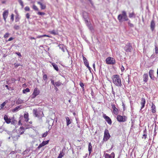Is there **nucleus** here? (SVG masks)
Instances as JSON below:
<instances>
[{
  "label": "nucleus",
  "instance_id": "obj_1",
  "mask_svg": "<svg viewBox=\"0 0 158 158\" xmlns=\"http://www.w3.org/2000/svg\"><path fill=\"white\" fill-rule=\"evenodd\" d=\"M113 83L116 86L121 87L122 86V82L120 76L117 74L114 75L112 78Z\"/></svg>",
  "mask_w": 158,
  "mask_h": 158
},
{
  "label": "nucleus",
  "instance_id": "obj_2",
  "mask_svg": "<svg viewBox=\"0 0 158 158\" xmlns=\"http://www.w3.org/2000/svg\"><path fill=\"white\" fill-rule=\"evenodd\" d=\"M122 14H119L118 16V19L119 22H122L123 21H127L128 20L127 17L126 12L124 11H123Z\"/></svg>",
  "mask_w": 158,
  "mask_h": 158
},
{
  "label": "nucleus",
  "instance_id": "obj_3",
  "mask_svg": "<svg viewBox=\"0 0 158 158\" xmlns=\"http://www.w3.org/2000/svg\"><path fill=\"white\" fill-rule=\"evenodd\" d=\"M110 137V136L108 130L107 129H105L104 131L103 141H107L109 139Z\"/></svg>",
  "mask_w": 158,
  "mask_h": 158
},
{
  "label": "nucleus",
  "instance_id": "obj_4",
  "mask_svg": "<svg viewBox=\"0 0 158 158\" xmlns=\"http://www.w3.org/2000/svg\"><path fill=\"white\" fill-rule=\"evenodd\" d=\"M106 61L107 64H114L115 63L114 59L110 57L106 59Z\"/></svg>",
  "mask_w": 158,
  "mask_h": 158
},
{
  "label": "nucleus",
  "instance_id": "obj_5",
  "mask_svg": "<svg viewBox=\"0 0 158 158\" xmlns=\"http://www.w3.org/2000/svg\"><path fill=\"white\" fill-rule=\"evenodd\" d=\"M124 49L126 52H131V50L132 49L131 44L129 42L127 43L124 47Z\"/></svg>",
  "mask_w": 158,
  "mask_h": 158
},
{
  "label": "nucleus",
  "instance_id": "obj_6",
  "mask_svg": "<svg viewBox=\"0 0 158 158\" xmlns=\"http://www.w3.org/2000/svg\"><path fill=\"white\" fill-rule=\"evenodd\" d=\"M40 93V90L37 88H35L32 94V98H35L36 96L39 95Z\"/></svg>",
  "mask_w": 158,
  "mask_h": 158
},
{
  "label": "nucleus",
  "instance_id": "obj_7",
  "mask_svg": "<svg viewBox=\"0 0 158 158\" xmlns=\"http://www.w3.org/2000/svg\"><path fill=\"white\" fill-rule=\"evenodd\" d=\"M117 119L119 122H124L126 120V117L125 116L118 115L117 116Z\"/></svg>",
  "mask_w": 158,
  "mask_h": 158
},
{
  "label": "nucleus",
  "instance_id": "obj_8",
  "mask_svg": "<svg viewBox=\"0 0 158 158\" xmlns=\"http://www.w3.org/2000/svg\"><path fill=\"white\" fill-rule=\"evenodd\" d=\"M103 117L105 118L106 121L110 125L112 124V121L111 119L109 117L106 116V114H104L103 115Z\"/></svg>",
  "mask_w": 158,
  "mask_h": 158
},
{
  "label": "nucleus",
  "instance_id": "obj_9",
  "mask_svg": "<svg viewBox=\"0 0 158 158\" xmlns=\"http://www.w3.org/2000/svg\"><path fill=\"white\" fill-rule=\"evenodd\" d=\"M9 11L8 10H6L3 12L2 14L3 18L5 22H6V19L7 17Z\"/></svg>",
  "mask_w": 158,
  "mask_h": 158
},
{
  "label": "nucleus",
  "instance_id": "obj_10",
  "mask_svg": "<svg viewBox=\"0 0 158 158\" xmlns=\"http://www.w3.org/2000/svg\"><path fill=\"white\" fill-rule=\"evenodd\" d=\"M49 141V140H48L47 141H44L40 143L38 147H37V148L38 149H40V148H42V147L48 144Z\"/></svg>",
  "mask_w": 158,
  "mask_h": 158
},
{
  "label": "nucleus",
  "instance_id": "obj_11",
  "mask_svg": "<svg viewBox=\"0 0 158 158\" xmlns=\"http://www.w3.org/2000/svg\"><path fill=\"white\" fill-rule=\"evenodd\" d=\"M104 155L105 158H114L115 157V154L114 152H112L110 154L106 153Z\"/></svg>",
  "mask_w": 158,
  "mask_h": 158
},
{
  "label": "nucleus",
  "instance_id": "obj_12",
  "mask_svg": "<svg viewBox=\"0 0 158 158\" xmlns=\"http://www.w3.org/2000/svg\"><path fill=\"white\" fill-rule=\"evenodd\" d=\"M111 106L113 109L114 113L115 114L117 115L118 114V109L116 107L115 105L111 104Z\"/></svg>",
  "mask_w": 158,
  "mask_h": 158
},
{
  "label": "nucleus",
  "instance_id": "obj_13",
  "mask_svg": "<svg viewBox=\"0 0 158 158\" xmlns=\"http://www.w3.org/2000/svg\"><path fill=\"white\" fill-rule=\"evenodd\" d=\"M146 103V100L144 98H142L141 99V101L140 102V104L141 105V109L143 108L144 106L145 105Z\"/></svg>",
  "mask_w": 158,
  "mask_h": 158
},
{
  "label": "nucleus",
  "instance_id": "obj_14",
  "mask_svg": "<svg viewBox=\"0 0 158 158\" xmlns=\"http://www.w3.org/2000/svg\"><path fill=\"white\" fill-rule=\"evenodd\" d=\"M4 119L7 124H9L11 122V119L10 118H9L6 115H4Z\"/></svg>",
  "mask_w": 158,
  "mask_h": 158
},
{
  "label": "nucleus",
  "instance_id": "obj_15",
  "mask_svg": "<svg viewBox=\"0 0 158 158\" xmlns=\"http://www.w3.org/2000/svg\"><path fill=\"white\" fill-rule=\"evenodd\" d=\"M149 75L150 77L152 80H154L155 77L154 75V71L152 70H150L149 71Z\"/></svg>",
  "mask_w": 158,
  "mask_h": 158
},
{
  "label": "nucleus",
  "instance_id": "obj_16",
  "mask_svg": "<svg viewBox=\"0 0 158 158\" xmlns=\"http://www.w3.org/2000/svg\"><path fill=\"white\" fill-rule=\"evenodd\" d=\"M155 21L153 20H152L151 22L150 28L152 31H153L155 27Z\"/></svg>",
  "mask_w": 158,
  "mask_h": 158
},
{
  "label": "nucleus",
  "instance_id": "obj_17",
  "mask_svg": "<svg viewBox=\"0 0 158 158\" xmlns=\"http://www.w3.org/2000/svg\"><path fill=\"white\" fill-rule=\"evenodd\" d=\"M33 114L34 116L35 117H40V116L39 115L40 113L37 111L36 110L34 109L33 110Z\"/></svg>",
  "mask_w": 158,
  "mask_h": 158
},
{
  "label": "nucleus",
  "instance_id": "obj_18",
  "mask_svg": "<svg viewBox=\"0 0 158 158\" xmlns=\"http://www.w3.org/2000/svg\"><path fill=\"white\" fill-rule=\"evenodd\" d=\"M143 81L145 82H147L148 79V75L147 74H144L143 75Z\"/></svg>",
  "mask_w": 158,
  "mask_h": 158
},
{
  "label": "nucleus",
  "instance_id": "obj_19",
  "mask_svg": "<svg viewBox=\"0 0 158 158\" xmlns=\"http://www.w3.org/2000/svg\"><path fill=\"white\" fill-rule=\"evenodd\" d=\"M151 111L153 113H155L156 112V107L155 104L153 103H152V105L151 106Z\"/></svg>",
  "mask_w": 158,
  "mask_h": 158
},
{
  "label": "nucleus",
  "instance_id": "obj_20",
  "mask_svg": "<svg viewBox=\"0 0 158 158\" xmlns=\"http://www.w3.org/2000/svg\"><path fill=\"white\" fill-rule=\"evenodd\" d=\"M50 62L51 64L54 69L57 71H58L59 70L57 65L56 64L51 62Z\"/></svg>",
  "mask_w": 158,
  "mask_h": 158
},
{
  "label": "nucleus",
  "instance_id": "obj_21",
  "mask_svg": "<svg viewBox=\"0 0 158 158\" xmlns=\"http://www.w3.org/2000/svg\"><path fill=\"white\" fill-rule=\"evenodd\" d=\"M37 3L40 5L41 9L44 10L46 9V6L45 5L43 4L42 3L40 2H38Z\"/></svg>",
  "mask_w": 158,
  "mask_h": 158
},
{
  "label": "nucleus",
  "instance_id": "obj_22",
  "mask_svg": "<svg viewBox=\"0 0 158 158\" xmlns=\"http://www.w3.org/2000/svg\"><path fill=\"white\" fill-rule=\"evenodd\" d=\"M64 149H62L61 151L60 152V153L59 155V156L57 158H61L64 155Z\"/></svg>",
  "mask_w": 158,
  "mask_h": 158
},
{
  "label": "nucleus",
  "instance_id": "obj_23",
  "mask_svg": "<svg viewBox=\"0 0 158 158\" xmlns=\"http://www.w3.org/2000/svg\"><path fill=\"white\" fill-rule=\"evenodd\" d=\"M28 116V114L27 113L24 114L23 117L25 119V121L27 122H28L29 120Z\"/></svg>",
  "mask_w": 158,
  "mask_h": 158
},
{
  "label": "nucleus",
  "instance_id": "obj_24",
  "mask_svg": "<svg viewBox=\"0 0 158 158\" xmlns=\"http://www.w3.org/2000/svg\"><path fill=\"white\" fill-rule=\"evenodd\" d=\"M63 83H64L61 82L60 81H58L55 82V86H56L58 87L61 85H63Z\"/></svg>",
  "mask_w": 158,
  "mask_h": 158
},
{
  "label": "nucleus",
  "instance_id": "obj_25",
  "mask_svg": "<svg viewBox=\"0 0 158 158\" xmlns=\"http://www.w3.org/2000/svg\"><path fill=\"white\" fill-rule=\"evenodd\" d=\"M50 37V38L51 37V36H50L48 35H38V36H37L36 37V38H40L41 37Z\"/></svg>",
  "mask_w": 158,
  "mask_h": 158
},
{
  "label": "nucleus",
  "instance_id": "obj_26",
  "mask_svg": "<svg viewBox=\"0 0 158 158\" xmlns=\"http://www.w3.org/2000/svg\"><path fill=\"white\" fill-rule=\"evenodd\" d=\"M84 62L85 65L90 70L91 68L89 66V64L88 60H85V61H84Z\"/></svg>",
  "mask_w": 158,
  "mask_h": 158
},
{
  "label": "nucleus",
  "instance_id": "obj_27",
  "mask_svg": "<svg viewBox=\"0 0 158 158\" xmlns=\"http://www.w3.org/2000/svg\"><path fill=\"white\" fill-rule=\"evenodd\" d=\"M92 146L91 143H89L88 145V150L89 153L90 154L92 151Z\"/></svg>",
  "mask_w": 158,
  "mask_h": 158
},
{
  "label": "nucleus",
  "instance_id": "obj_28",
  "mask_svg": "<svg viewBox=\"0 0 158 158\" xmlns=\"http://www.w3.org/2000/svg\"><path fill=\"white\" fill-rule=\"evenodd\" d=\"M66 120L67 125L68 126L71 123V121L69 119V118L68 117H66Z\"/></svg>",
  "mask_w": 158,
  "mask_h": 158
},
{
  "label": "nucleus",
  "instance_id": "obj_29",
  "mask_svg": "<svg viewBox=\"0 0 158 158\" xmlns=\"http://www.w3.org/2000/svg\"><path fill=\"white\" fill-rule=\"evenodd\" d=\"M49 32L52 34L54 35H55L58 34V32L57 31H56L55 30H53L51 31H50Z\"/></svg>",
  "mask_w": 158,
  "mask_h": 158
},
{
  "label": "nucleus",
  "instance_id": "obj_30",
  "mask_svg": "<svg viewBox=\"0 0 158 158\" xmlns=\"http://www.w3.org/2000/svg\"><path fill=\"white\" fill-rule=\"evenodd\" d=\"M129 18H131L133 17H135V15L134 12H133L132 13H130L129 14Z\"/></svg>",
  "mask_w": 158,
  "mask_h": 158
},
{
  "label": "nucleus",
  "instance_id": "obj_31",
  "mask_svg": "<svg viewBox=\"0 0 158 158\" xmlns=\"http://www.w3.org/2000/svg\"><path fill=\"white\" fill-rule=\"evenodd\" d=\"M30 91V89L28 88H27L25 89H24L23 90V94H25L26 92H29Z\"/></svg>",
  "mask_w": 158,
  "mask_h": 158
},
{
  "label": "nucleus",
  "instance_id": "obj_32",
  "mask_svg": "<svg viewBox=\"0 0 158 158\" xmlns=\"http://www.w3.org/2000/svg\"><path fill=\"white\" fill-rule=\"evenodd\" d=\"M16 102L18 104H20L23 102V101L20 98H19L16 101Z\"/></svg>",
  "mask_w": 158,
  "mask_h": 158
},
{
  "label": "nucleus",
  "instance_id": "obj_33",
  "mask_svg": "<svg viewBox=\"0 0 158 158\" xmlns=\"http://www.w3.org/2000/svg\"><path fill=\"white\" fill-rule=\"evenodd\" d=\"M32 8L35 11H38L39 10V9L38 8L35 4H34L33 5Z\"/></svg>",
  "mask_w": 158,
  "mask_h": 158
},
{
  "label": "nucleus",
  "instance_id": "obj_34",
  "mask_svg": "<svg viewBox=\"0 0 158 158\" xmlns=\"http://www.w3.org/2000/svg\"><path fill=\"white\" fill-rule=\"evenodd\" d=\"M19 15L17 14V15L15 17V22H18L19 21Z\"/></svg>",
  "mask_w": 158,
  "mask_h": 158
},
{
  "label": "nucleus",
  "instance_id": "obj_35",
  "mask_svg": "<svg viewBox=\"0 0 158 158\" xmlns=\"http://www.w3.org/2000/svg\"><path fill=\"white\" fill-rule=\"evenodd\" d=\"M87 26L88 27H89V29L91 30H94V28L93 26H92L91 24H89L87 25Z\"/></svg>",
  "mask_w": 158,
  "mask_h": 158
},
{
  "label": "nucleus",
  "instance_id": "obj_36",
  "mask_svg": "<svg viewBox=\"0 0 158 158\" xmlns=\"http://www.w3.org/2000/svg\"><path fill=\"white\" fill-rule=\"evenodd\" d=\"M128 25L131 27H134V25L131 23L130 21H129L128 23Z\"/></svg>",
  "mask_w": 158,
  "mask_h": 158
},
{
  "label": "nucleus",
  "instance_id": "obj_37",
  "mask_svg": "<svg viewBox=\"0 0 158 158\" xmlns=\"http://www.w3.org/2000/svg\"><path fill=\"white\" fill-rule=\"evenodd\" d=\"M6 104V102H4L2 103L0 106L1 108L2 109L3 108V107Z\"/></svg>",
  "mask_w": 158,
  "mask_h": 158
},
{
  "label": "nucleus",
  "instance_id": "obj_38",
  "mask_svg": "<svg viewBox=\"0 0 158 158\" xmlns=\"http://www.w3.org/2000/svg\"><path fill=\"white\" fill-rule=\"evenodd\" d=\"M37 14L40 15H44L45 14V13L43 12H38L37 13Z\"/></svg>",
  "mask_w": 158,
  "mask_h": 158
},
{
  "label": "nucleus",
  "instance_id": "obj_39",
  "mask_svg": "<svg viewBox=\"0 0 158 158\" xmlns=\"http://www.w3.org/2000/svg\"><path fill=\"white\" fill-rule=\"evenodd\" d=\"M20 129L21 130H23V131L22 132H20V134H23L24 131V127H20Z\"/></svg>",
  "mask_w": 158,
  "mask_h": 158
},
{
  "label": "nucleus",
  "instance_id": "obj_40",
  "mask_svg": "<svg viewBox=\"0 0 158 158\" xmlns=\"http://www.w3.org/2000/svg\"><path fill=\"white\" fill-rule=\"evenodd\" d=\"M48 77L47 75L45 74L43 75V79L44 81H46Z\"/></svg>",
  "mask_w": 158,
  "mask_h": 158
},
{
  "label": "nucleus",
  "instance_id": "obj_41",
  "mask_svg": "<svg viewBox=\"0 0 158 158\" xmlns=\"http://www.w3.org/2000/svg\"><path fill=\"white\" fill-rule=\"evenodd\" d=\"M19 2L21 6L22 7H23L24 6L22 0H19Z\"/></svg>",
  "mask_w": 158,
  "mask_h": 158
},
{
  "label": "nucleus",
  "instance_id": "obj_42",
  "mask_svg": "<svg viewBox=\"0 0 158 158\" xmlns=\"http://www.w3.org/2000/svg\"><path fill=\"white\" fill-rule=\"evenodd\" d=\"M9 35L10 34L8 33H5V34L4 35V37L5 38H7L9 37Z\"/></svg>",
  "mask_w": 158,
  "mask_h": 158
},
{
  "label": "nucleus",
  "instance_id": "obj_43",
  "mask_svg": "<svg viewBox=\"0 0 158 158\" xmlns=\"http://www.w3.org/2000/svg\"><path fill=\"white\" fill-rule=\"evenodd\" d=\"M19 108H20V107L19 106H17L14 109H13L12 110V111L13 112H15V111H17L18 110Z\"/></svg>",
  "mask_w": 158,
  "mask_h": 158
},
{
  "label": "nucleus",
  "instance_id": "obj_44",
  "mask_svg": "<svg viewBox=\"0 0 158 158\" xmlns=\"http://www.w3.org/2000/svg\"><path fill=\"white\" fill-rule=\"evenodd\" d=\"M14 28L15 30H18L19 28V25H15L14 26Z\"/></svg>",
  "mask_w": 158,
  "mask_h": 158
},
{
  "label": "nucleus",
  "instance_id": "obj_45",
  "mask_svg": "<svg viewBox=\"0 0 158 158\" xmlns=\"http://www.w3.org/2000/svg\"><path fill=\"white\" fill-rule=\"evenodd\" d=\"M80 86H81V87L82 88L83 90H84V84L83 83L81 82L80 83Z\"/></svg>",
  "mask_w": 158,
  "mask_h": 158
},
{
  "label": "nucleus",
  "instance_id": "obj_46",
  "mask_svg": "<svg viewBox=\"0 0 158 158\" xmlns=\"http://www.w3.org/2000/svg\"><path fill=\"white\" fill-rule=\"evenodd\" d=\"M14 14H12L11 15V17H10V19L11 20L12 22H13L14 20Z\"/></svg>",
  "mask_w": 158,
  "mask_h": 158
},
{
  "label": "nucleus",
  "instance_id": "obj_47",
  "mask_svg": "<svg viewBox=\"0 0 158 158\" xmlns=\"http://www.w3.org/2000/svg\"><path fill=\"white\" fill-rule=\"evenodd\" d=\"M25 10L26 11H29L30 10V8L28 6H26L24 8Z\"/></svg>",
  "mask_w": 158,
  "mask_h": 158
},
{
  "label": "nucleus",
  "instance_id": "obj_48",
  "mask_svg": "<svg viewBox=\"0 0 158 158\" xmlns=\"http://www.w3.org/2000/svg\"><path fill=\"white\" fill-rule=\"evenodd\" d=\"M48 133L47 131H46V132L44 133L42 135V137H46L48 135Z\"/></svg>",
  "mask_w": 158,
  "mask_h": 158
},
{
  "label": "nucleus",
  "instance_id": "obj_49",
  "mask_svg": "<svg viewBox=\"0 0 158 158\" xmlns=\"http://www.w3.org/2000/svg\"><path fill=\"white\" fill-rule=\"evenodd\" d=\"M147 135L146 134L144 133L143 135L142 138L145 139L147 138Z\"/></svg>",
  "mask_w": 158,
  "mask_h": 158
},
{
  "label": "nucleus",
  "instance_id": "obj_50",
  "mask_svg": "<svg viewBox=\"0 0 158 158\" xmlns=\"http://www.w3.org/2000/svg\"><path fill=\"white\" fill-rule=\"evenodd\" d=\"M30 15L29 13H27L26 15V18L28 19H29L30 18Z\"/></svg>",
  "mask_w": 158,
  "mask_h": 158
},
{
  "label": "nucleus",
  "instance_id": "obj_51",
  "mask_svg": "<svg viewBox=\"0 0 158 158\" xmlns=\"http://www.w3.org/2000/svg\"><path fill=\"white\" fill-rule=\"evenodd\" d=\"M120 69L122 72H124L125 70V69L122 65L121 66Z\"/></svg>",
  "mask_w": 158,
  "mask_h": 158
},
{
  "label": "nucleus",
  "instance_id": "obj_52",
  "mask_svg": "<svg viewBox=\"0 0 158 158\" xmlns=\"http://www.w3.org/2000/svg\"><path fill=\"white\" fill-rule=\"evenodd\" d=\"M155 53L157 54L158 53V48L156 46H155Z\"/></svg>",
  "mask_w": 158,
  "mask_h": 158
},
{
  "label": "nucleus",
  "instance_id": "obj_53",
  "mask_svg": "<svg viewBox=\"0 0 158 158\" xmlns=\"http://www.w3.org/2000/svg\"><path fill=\"white\" fill-rule=\"evenodd\" d=\"M20 65L19 64H18L16 63L14 64L16 68L18 67L19 66H20Z\"/></svg>",
  "mask_w": 158,
  "mask_h": 158
},
{
  "label": "nucleus",
  "instance_id": "obj_54",
  "mask_svg": "<svg viewBox=\"0 0 158 158\" xmlns=\"http://www.w3.org/2000/svg\"><path fill=\"white\" fill-rule=\"evenodd\" d=\"M122 106H123V110H125V105L124 104L123 102H122Z\"/></svg>",
  "mask_w": 158,
  "mask_h": 158
},
{
  "label": "nucleus",
  "instance_id": "obj_55",
  "mask_svg": "<svg viewBox=\"0 0 158 158\" xmlns=\"http://www.w3.org/2000/svg\"><path fill=\"white\" fill-rule=\"evenodd\" d=\"M11 81H12V82L13 83L16 80L15 78H12L11 79Z\"/></svg>",
  "mask_w": 158,
  "mask_h": 158
},
{
  "label": "nucleus",
  "instance_id": "obj_56",
  "mask_svg": "<svg viewBox=\"0 0 158 158\" xmlns=\"http://www.w3.org/2000/svg\"><path fill=\"white\" fill-rule=\"evenodd\" d=\"M13 39H14V38L11 37L8 39V41H10L12 40H13Z\"/></svg>",
  "mask_w": 158,
  "mask_h": 158
},
{
  "label": "nucleus",
  "instance_id": "obj_57",
  "mask_svg": "<svg viewBox=\"0 0 158 158\" xmlns=\"http://www.w3.org/2000/svg\"><path fill=\"white\" fill-rule=\"evenodd\" d=\"M157 132H156V129L155 127L154 129V135L155 136L156 135Z\"/></svg>",
  "mask_w": 158,
  "mask_h": 158
},
{
  "label": "nucleus",
  "instance_id": "obj_58",
  "mask_svg": "<svg viewBox=\"0 0 158 158\" xmlns=\"http://www.w3.org/2000/svg\"><path fill=\"white\" fill-rule=\"evenodd\" d=\"M112 93L114 95H114H115V92H114V90H113V88L112 87Z\"/></svg>",
  "mask_w": 158,
  "mask_h": 158
},
{
  "label": "nucleus",
  "instance_id": "obj_59",
  "mask_svg": "<svg viewBox=\"0 0 158 158\" xmlns=\"http://www.w3.org/2000/svg\"><path fill=\"white\" fill-rule=\"evenodd\" d=\"M91 94L92 96H93L94 95V93L93 90H91Z\"/></svg>",
  "mask_w": 158,
  "mask_h": 158
},
{
  "label": "nucleus",
  "instance_id": "obj_60",
  "mask_svg": "<svg viewBox=\"0 0 158 158\" xmlns=\"http://www.w3.org/2000/svg\"><path fill=\"white\" fill-rule=\"evenodd\" d=\"M51 82L55 86V83H54V81L53 80H51Z\"/></svg>",
  "mask_w": 158,
  "mask_h": 158
},
{
  "label": "nucleus",
  "instance_id": "obj_61",
  "mask_svg": "<svg viewBox=\"0 0 158 158\" xmlns=\"http://www.w3.org/2000/svg\"><path fill=\"white\" fill-rule=\"evenodd\" d=\"M16 54L17 55H18L19 56H22L21 54L19 52H17V53H16Z\"/></svg>",
  "mask_w": 158,
  "mask_h": 158
},
{
  "label": "nucleus",
  "instance_id": "obj_62",
  "mask_svg": "<svg viewBox=\"0 0 158 158\" xmlns=\"http://www.w3.org/2000/svg\"><path fill=\"white\" fill-rule=\"evenodd\" d=\"M83 60L84 62L85 61V60H86V61L87 60L86 59V58L84 56H83Z\"/></svg>",
  "mask_w": 158,
  "mask_h": 158
},
{
  "label": "nucleus",
  "instance_id": "obj_63",
  "mask_svg": "<svg viewBox=\"0 0 158 158\" xmlns=\"http://www.w3.org/2000/svg\"><path fill=\"white\" fill-rule=\"evenodd\" d=\"M93 68L94 69V70H95V63H94L93 65Z\"/></svg>",
  "mask_w": 158,
  "mask_h": 158
},
{
  "label": "nucleus",
  "instance_id": "obj_64",
  "mask_svg": "<svg viewBox=\"0 0 158 158\" xmlns=\"http://www.w3.org/2000/svg\"><path fill=\"white\" fill-rule=\"evenodd\" d=\"M146 131H147V130H146V129L145 128L143 131L144 133L146 134Z\"/></svg>",
  "mask_w": 158,
  "mask_h": 158
}]
</instances>
